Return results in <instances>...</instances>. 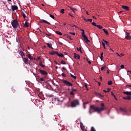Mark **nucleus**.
<instances>
[{"label":"nucleus","mask_w":131,"mask_h":131,"mask_svg":"<svg viewBox=\"0 0 131 131\" xmlns=\"http://www.w3.org/2000/svg\"><path fill=\"white\" fill-rule=\"evenodd\" d=\"M100 105L101 106V107H100V108H99V107H96L94 105H91L90 109L89 110V114H90V115L92 114V110L94 111V112H97L98 114L101 113V112L102 111H103L105 108V107H104V105L103 103H101V104H100Z\"/></svg>","instance_id":"obj_1"},{"label":"nucleus","mask_w":131,"mask_h":131,"mask_svg":"<svg viewBox=\"0 0 131 131\" xmlns=\"http://www.w3.org/2000/svg\"><path fill=\"white\" fill-rule=\"evenodd\" d=\"M72 108H75L80 105L79 100L77 99H74L71 103Z\"/></svg>","instance_id":"obj_2"},{"label":"nucleus","mask_w":131,"mask_h":131,"mask_svg":"<svg viewBox=\"0 0 131 131\" xmlns=\"http://www.w3.org/2000/svg\"><path fill=\"white\" fill-rule=\"evenodd\" d=\"M11 25L13 27L14 29H17L18 28V27L19 26V23L18 21V20L15 19L12 20L11 23Z\"/></svg>","instance_id":"obj_3"},{"label":"nucleus","mask_w":131,"mask_h":131,"mask_svg":"<svg viewBox=\"0 0 131 131\" xmlns=\"http://www.w3.org/2000/svg\"><path fill=\"white\" fill-rule=\"evenodd\" d=\"M81 31H82L81 33V35H82V37L83 38V40H84L85 42H90V40L88 39V37L86 36V35L84 34V30H81Z\"/></svg>","instance_id":"obj_4"},{"label":"nucleus","mask_w":131,"mask_h":131,"mask_svg":"<svg viewBox=\"0 0 131 131\" xmlns=\"http://www.w3.org/2000/svg\"><path fill=\"white\" fill-rule=\"evenodd\" d=\"M62 82H63V83H64V84H66L67 86H73V84L71 83V82H69V81H67V80H66L63 79V80H62Z\"/></svg>","instance_id":"obj_5"},{"label":"nucleus","mask_w":131,"mask_h":131,"mask_svg":"<svg viewBox=\"0 0 131 131\" xmlns=\"http://www.w3.org/2000/svg\"><path fill=\"white\" fill-rule=\"evenodd\" d=\"M39 71L40 73L41 74V75H44V77H47L48 75V73L45 70H41V69H39Z\"/></svg>","instance_id":"obj_6"},{"label":"nucleus","mask_w":131,"mask_h":131,"mask_svg":"<svg viewBox=\"0 0 131 131\" xmlns=\"http://www.w3.org/2000/svg\"><path fill=\"white\" fill-rule=\"evenodd\" d=\"M126 37H125V38H126V39H127V40L131 39V36L129 35V32H126Z\"/></svg>","instance_id":"obj_7"},{"label":"nucleus","mask_w":131,"mask_h":131,"mask_svg":"<svg viewBox=\"0 0 131 131\" xmlns=\"http://www.w3.org/2000/svg\"><path fill=\"white\" fill-rule=\"evenodd\" d=\"M11 9L13 10V11H14L16 10H18V7L16 5H12Z\"/></svg>","instance_id":"obj_8"},{"label":"nucleus","mask_w":131,"mask_h":131,"mask_svg":"<svg viewBox=\"0 0 131 131\" xmlns=\"http://www.w3.org/2000/svg\"><path fill=\"white\" fill-rule=\"evenodd\" d=\"M74 58H75V59L79 60L80 59V56L79 55H78L76 53H74Z\"/></svg>","instance_id":"obj_9"},{"label":"nucleus","mask_w":131,"mask_h":131,"mask_svg":"<svg viewBox=\"0 0 131 131\" xmlns=\"http://www.w3.org/2000/svg\"><path fill=\"white\" fill-rule=\"evenodd\" d=\"M40 23H45V24H47V25H51V24L50 22L47 21L45 20V19H41L40 21Z\"/></svg>","instance_id":"obj_10"},{"label":"nucleus","mask_w":131,"mask_h":131,"mask_svg":"<svg viewBox=\"0 0 131 131\" xmlns=\"http://www.w3.org/2000/svg\"><path fill=\"white\" fill-rule=\"evenodd\" d=\"M58 52L55 51H52L51 52H49V54L52 55H57V54H58Z\"/></svg>","instance_id":"obj_11"},{"label":"nucleus","mask_w":131,"mask_h":131,"mask_svg":"<svg viewBox=\"0 0 131 131\" xmlns=\"http://www.w3.org/2000/svg\"><path fill=\"white\" fill-rule=\"evenodd\" d=\"M123 99L128 100V101H129L130 100H131V96H128L126 97H123Z\"/></svg>","instance_id":"obj_12"},{"label":"nucleus","mask_w":131,"mask_h":131,"mask_svg":"<svg viewBox=\"0 0 131 131\" xmlns=\"http://www.w3.org/2000/svg\"><path fill=\"white\" fill-rule=\"evenodd\" d=\"M124 95H126L128 96H131V92H124V93H123Z\"/></svg>","instance_id":"obj_13"},{"label":"nucleus","mask_w":131,"mask_h":131,"mask_svg":"<svg viewBox=\"0 0 131 131\" xmlns=\"http://www.w3.org/2000/svg\"><path fill=\"white\" fill-rule=\"evenodd\" d=\"M29 27V23L28 21H25L24 24V28H27Z\"/></svg>","instance_id":"obj_14"},{"label":"nucleus","mask_w":131,"mask_h":131,"mask_svg":"<svg viewBox=\"0 0 131 131\" xmlns=\"http://www.w3.org/2000/svg\"><path fill=\"white\" fill-rule=\"evenodd\" d=\"M122 9L126 10V11H129V7L126 6H123Z\"/></svg>","instance_id":"obj_15"},{"label":"nucleus","mask_w":131,"mask_h":131,"mask_svg":"<svg viewBox=\"0 0 131 131\" xmlns=\"http://www.w3.org/2000/svg\"><path fill=\"white\" fill-rule=\"evenodd\" d=\"M22 58L23 59V62H24L25 64H27V62L28 61V59L26 58V57H23Z\"/></svg>","instance_id":"obj_16"},{"label":"nucleus","mask_w":131,"mask_h":131,"mask_svg":"<svg viewBox=\"0 0 131 131\" xmlns=\"http://www.w3.org/2000/svg\"><path fill=\"white\" fill-rule=\"evenodd\" d=\"M119 110H120V111L124 112L125 113H127V111H126L125 108H122V107H120V108H119Z\"/></svg>","instance_id":"obj_17"},{"label":"nucleus","mask_w":131,"mask_h":131,"mask_svg":"<svg viewBox=\"0 0 131 131\" xmlns=\"http://www.w3.org/2000/svg\"><path fill=\"white\" fill-rule=\"evenodd\" d=\"M70 8V9L74 13H75V12L77 11V9L76 8H73L71 7H69Z\"/></svg>","instance_id":"obj_18"},{"label":"nucleus","mask_w":131,"mask_h":131,"mask_svg":"<svg viewBox=\"0 0 131 131\" xmlns=\"http://www.w3.org/2000/svg\"><path fill=\"white\" fill-rule=\"evenodd\" d=\"M102 31H103L104 33H105L106 35H107V36L109 35L108 32H107V31L106 30H105V29H102Z\"/></svg>","instance_id":"obj_19"},{"label":"nucleus","mask_w":131,"mask_h":131,"mask_svg":"<svg viewBox=\"0 0 131 131\" xmlns=\"http://www.w3.org/2000/svg\"><path fill=\"white\" fill-rule=\"evenodd\" d=\"M46 76H43V77L42 78H39V81H45L46 80Z\"/></svg>","instance_id":"obj_20"},{"label":"nucleus","mask_w":131,"mask_h":131,"mask_svg":"<svg viewBox=\"0 0 131 131\" xmlns=\"http://www.w3.org/2000/svg\"><path fill=\"white\" fill-rule=\"evenodd\" d=\"M97 96L98 97H99L100 99H103L104 96L102 95H101L100 93H97Z\"/></svg>","instance_id":"obj_21"},{"label":"nucleus","mask_w":131,"mask_h":131,"mask_svg":"<svg viewBox=\"0 0 131 131\" xmlns=\"http://www.w3.org/2000/svg\"><path fill=\"white\" fill-rule=\"evenodd\" d=\"M55 34H57L58 35H62V33L59 32V31H55Z\"/></svg>","instance_id":"obj_22"},{"label":"nucleus","mask_w":131,"mask_h":131,"mask_svg":"<svg viewBox=\"0 0 131 131\" xmlns=\"http://www.w3.org/2000/svg\"><path fill=\"white\" fill-rule=\"evenodd\" d=\"M58 56V57H63L64 55L63 54V53H58V54H56Z\"/></svg>","instance_id":"obj_23"},{"label":"nucleus","mask_w":131,"mask_h":131,"mask_svg":"<svg viewBox=\"0 0 131 131\" xmlns=\"http://www.w3.org/2000/svg\"><path fill=\"white\" fill-rule=\"evenodd\" d=\"M111 95L114 97V98H115V99H116V100L118 101V99L116 98V96H115V95H114V93H113V92H111Z\"/></svg>","instance_id":"obj_24"},{"label":"nucleus","mask_w":131,"mask_h":131,"mask_svg":"<svg viewBox=\"0 0 131 131\" xmlns=\"http://www.w3.org/2000/svg\"><path fill=\"white\" fill-rule=\"evenodd\" d=\"M70 76H71L72 78H74V79H76L77 77H76V76L73 75L72 74H71V73H70Z\"/></svg>","instance_id":"obj_25"},{"label":"nucleus","mask_w":131,"mask_h":131,"mask_svg":"<svg viewBox=\"0 0 131 131\" xmlns=\"http://www.w3.org/2000/svg\"><path fill=\"white\" fill-rule=\"evenodd\" d=\"M21 16H23V18H24V19H26V14L24 12H21Z\"/></svg>","instance_id":"obj_26"},{"label":"nucleus","mask_w":131,"mask_h":131,"mask_svg":"<svg viewBox=\"0 0 131 131\" xmlns=\"http://www.w3.org/2000/svg\"><path fill=\"white\" fill-rule=\"evenodd\" d=\"M102 41H103L105 43V45L107 46H109V45L110 44V42H108L107 41L105 40L104 39L102 40Z\"/></svg>","instance_id":"obj_27"},{"label":"nucleus","mask_w":131,"mask_h":131,"mask_svg":"<svg viewBox=\"0 0 131 131\" xmlns=\"http://www.w3.org/2000/svg\"><path fill=\"white\" fill-rule=\"evenodd\" d=\"M39 65L40 66V67H42L43 68H45L46 67V66L42 64V63H41V62H40L39 63Z\"/></svg>","instance_id":"obj_28"},{"label":"nucleus","mask_w":131,"mask_h":131,"mask_svg":"<svg viewBox=\"0 0 131 131\" xmlns=\"http://www.w3.org/2000/svg\"><path fill=\"white\" fill-rule=\"evenodd\" d=\"M107 91H106L105 90L102 91L104 93H108L109 92L111 91V89L107 88Z\"/></svg>","instance_id":"obj_29"},{"label":"nucleus","mask_w":131,"mask_h":131,"mask_svg":"<svg viewBox=\"0 0 131 131\" xmlns=\"http://www.w3.org/2000/svg\"><path fill=\"white\" fill-rule=\"evenodd\" d=\"M45 34L46 35H47L48 37H51L52 36V34L50 33H46Z\"/></svg>","instance_id":"obj_30"},{"label":"nucleus","mask_w":131,"mask_h":131,"mask_svg":"<svg viewBox=\"0 0 131 131\" xmlns=\"http://www.w3.org/2000/svg\"><path fill=\"white\" fill-rule=\"evenodd\" d=\"M103 53L101 52V54H100V60H103Z\"/></svg>","instance_id":"obj_31"},{"label":"nucleus","mask_w":131,"mask_h":131,"mask_svg":"<svg viewBox=\"0 0 131 131\" xmlns=\"http://www.w3.org/2000/svg\"><path fill=\"white\" fill-rule=\"evenodd\" d=\"M71 90H72V92H77V89H73V88H71Z\"/></svg>","instance_id":"obj_32"},{"label":"nucleus","mask_w":131,"mask_h":131,"mask_svg":"<svg viewBox=\"0 0 131 131\" xmlns=\"http://www.w3.org/2000/svg\"><path fill=\"white\" fill-rule=\"evenodd\" d=\"M96 27H98V28L100 29H103V26L100 25H97L96 26Z\"/></svg>","instance_id":"obj_33"},{"label":"nucleus","mask_w":131,"mask_h":131,"mask_svg":"<svg viewBox=\"0 0 131 131\" xmlns=\"http://www.w3.org/2000/svg\"><path fill=\"white\" fill-rule=\"evenodd\" d=\"M113 84V82L111 80L108 81V85H112Z\"/></svg>","instance_id":"obj_34"},{"label":"nucleus","mask_w":131,"mask_h":131,"mask_svg":"<svg viewBox=\"0 0 131 131\" xmlns=\"http://www.w3.org/2000/svg\"><path fill=\"white\" fill-rule=\"evenodd\" d=\"M60 64H66V62L64 60H61V62H60Z\"/></svg>","instance_id":"obj_35"},{"label":"nucleus","mask_w":131,"mask_h":131,"mask_svg":"<svg viewBox=\"0 0 131 131\" xmlns=\"http://www.w3.org/2000/svg\"><path fill=\"white\" fill-rule=\"evenodd\" d=\"M21 56V58H24L26 56V53L20 54Z\"/></svg>","instance_id":"obj_36"},{"label":"nucleus","mask_w":131,"mask_h":131,"mask_svg":"<svg viewBox=\"0 0 131 131\" xmlns=\"http://www.w3.org/2000/svg\"><path fill=\"white\" fill-rule=\"evenodd\" d=\"M65 12V9H62L60 10V13L63 14Z\"/></svg>","instance_id":"obj_37"},{"label":"nucleus","mask_w":131,"mask_h":131,"mask_svg":"<svg viewBox=\"0 0 131 131\" xmlns=\"http://www.w3.org/2000/svg\"><path fill=\"white\" fill-rule=\"evenodd\" d=\"M105 68H106V66H104L103 67H101V71H103Z\"/></svg>","instance_id":"obj_38"},{"label":"nucleus","mask_w":131,"mask_h":131,"mask_svg":"<svg viewBox=\"0 0 131 131\" xmlns=\"http://www.w3.org/2000/svg\"><path fill=\"white\" fill-rule=\"evenodd\" d=\"M47 45L49 48H52V44H49V43H47Z\"/></svg>","instance_id":"obj_39"},{"label":"nucleus","mask_w":131,"mask_h":131,"mask_svg":"<svg viewBox=\"0 0 131 131\" xmlns=\"http://www.w3.org/2000/svg\"><path fill=\"white\" fill-rule=\"evenodd\" d=\"M102 47H103L104 49H106L105 45L104 42H102Z\"/></svg>","instance_id":"obj_40"},{"label":"nucleus","mask_w":131,"mask_h":131,"mask_svg":"<svg viewBox=\"0 0 131 131\" xmlns=\"http://www.w3.org/2000/svg\"><path fill=\"white\" fill-rule=\"evenodd\" d=\"M28 57L29 59H30V60H32V56H31V55L28 54Z\"/></svg>","instance_id":"obj_41"},{"label":"nucleus","mask_w":131,"mask_h":131,"mask_svg":"<svg viewBox=\"0 0 131 131\" xmlns=\"http://www.w3.org/2000/svg\"><path fill=\"white\" fill-rule=\"evenodd\" d=\"M49 16H50L51 18H52V19H55V17L52 14H50Z\"/></svg>","instance_id":"obj_42"},{"label":"nucleus","mask_w":131,"mask_h":131,"mask_svg":"<svg viewBox=\"0 0 131 131\" xmlns=\"http://www.w3.org/2000/svg\"><path fill=\"white\" fill-rule=\"evenodd\" d=\"M91 25H92L93 26H95V27H96V26H98L95 23H94V22H93V23L91 24Z\"/></svg>","instance_id":"obj_43"},{"label":"nucleus","mask_w":131,"mask_h":131,"mask_svg":"<svg viewBox=\"0 0 131 131\" xmlns=\"http://www.w3.org/2000/svg\"><path fill=\"white\" fill-rule=\"evenodd\" d=\"M90 22V23L92 22V19H88L86 20V22Z\"/></svg>","instance_id":"obj_44"},{"label":"nucleus","mask_w":131,"mask_h":131,"mask_svg":"<svg viewBox=\"0 0 131 131\" xmlns=\"http://www.w3.org/2000/svg\"><path fill=\"white\" fill-rule=\"evenodd\" d=\"M77 50L78 51H81V47H80L79 48H77Z\"/></svg>","instance_id":"obj_45"},{"label":"nucleus","mask_w":131,"mask_h":131,"mask_svg":"<svg viewBox=\"0 0 131 131\" xmlns=\"http://www.w3.org/2000/svg\"><path fill=\"white\" fill-rule=\"evenodd\" d=\"M68 15L69 16H71L72 18H74V16L73 15H72L71 13H69Z\"/></svg>","instance_id":"obj_46"},{"label":"nucleus","mask_w":131,"mask_h":131,"mask_svg":"<svg viewBox=\"0 0 131 131\" xmlns=\"http://www.w3.org/2000/svg\"><path fill=\"white\" fill-rule=\"evenodd\" d=\"M70 95L75 96L74 92H70Z\"/></svg>","instance_id":"obj_47"},{"label":"nucleus","mask_w":131,"mask_h":131,"mask_svg":"<svg viewBox=\"0 0 131 131\" xmlns=\"http://www.w3.org/2000/svg\"><path fill=\"white\" fill-rule=\"evenodd\" d=\"M91 131H96L94 127H91Z\"/></svg>","instance_id":"obj_48"},{"label":"nucleus","mask_w":131,"mask_h":131,"mask_svg":"<svg viewBox=\"0 0 131 131\" xmlns=\"http://www.w3.org/2000/svg\"><path fill=\"white\" fill-rule=\"evenodd\" d=\"M57 101H58L59 102H61V103L63 102V100H60V99L58 98L57 99Z\"/></svg>","instance_id":"obj_49"},{"label":"nucleus","mask_w":131,"mask_h":131,"mask_svg":"<svg viewBox=\"0 0 131 131\" xmlns=\"http://www.w3.org/2000/svg\"><path fill=\"white\" fill-rule=\"evenodd\" d=\"M25 54L23 51H19V54Z\"/></svg>","instance_id":"obj_50"},{"label":"nucleus","mask_w":131,"mask_h":131,"mask_svg":"<svg viewBox=\"0 0 131 131\" xmlns=\"http://www.w3.org/2000/svg\"><path fill=\"white\" fill-rule=\"evenodd\" d=\"M61 75H62V77H66V74H64V73H62V74H61Z\"/></svg>","instance_id":"obj_51"},{"label":"nucleus","mask_w":131,"mask_h":131,"mask_svg":"<svg viewBox=\"0 0 131 131\" xmlns=\"http://www.w3.org/2000/svg\"><path fill=\"white\" fill-rule=\"evenodd\" d=\"M70 34H72L73 35H75V33H72L71 32H70Z\"/></svg>","instance_id":"obj_52"},{"label":"nucleus","mask_w":131,"mask_h":131,"mask_svg":"<svg viewBox=\"0 0 131 131\" xmlns=\"http://www.w3.org/2000/svg\"><path fill=\"white\" fill-rule=\"evenodd\" d=\"M121 68L123 69L124 68V66L123 64H122L120 66Z\"/></svg>","instance_id":"obj_53"},{"label":"nucleus","mask_w":131,"mask_h":131,"mask_svg":"<svg viewBox=\"0 0 131 131\" xmlns=\"http://www.w3.org/2000/svg\"><path fill=\"white\" fill-rule=\"evenodd\" d=\"M58 43H59V45H60L61 46H63V43L60 42H58Z\"/></svg>","instance_id":"obj_54"},{"label":"nucleus","mask_w":131,"mask_h":131,"mask_svg":"<svg viewBox=\"0 0 131 131\" xmlns=\"http://www.w3.org/2000/svg\"><path fill=\"white\" fill-rule=\"evenodd\" d=\"M118 56H120V57H122V56H124V54H122V53H121V54H120V55H118Z\"/></svg>","instance_id":"obj_55"},{"label":"nucleus","mask_w":131,"mask_h":131,"mask_svg":"<svg viewBox=\"0 0 131 131\" xmlns=\"http://www.w3.org/2000/svg\"><path fill=\"white\" fill-rule=\"evenodd\" d=\"M62 69L64 71H66L67 70L66 68L64 67L62 68Z\"/></svg>","instance_id":"obj_56"},{"label":"nucleus","mask_w":131,"mask_h":131,"mask_svg":"<svg viewBox=\"0 0 131 131\" xmlns=\"http://www.w3.org/2000/svg\"><path fill=\"white\" fill-rule=\"evenodd\" d=\"M84 87L86 88V89H88V85L86 83H85Z\"/></svg>","instance_id":"obj_57"},{"label":"nucleus","mask_w":131,"mask_h":131,"mask_svg":"<svg viewBox=\"0 0 131 131\" xmlns=\"http://www.w3.org/2000/svg\"><path fill=\"white\" fill-rule=\"evenodd\" d=\"M86 104H88V103H86V102L83 103V105H85Z\"/></svg>","instance_id":"obj_58"},{"label":"nucleus","mask_w":131,"mask_h":131,"mask_svg":"<svg viewBox=\"0 0 131 131\" xmlns=\"http://www.w3.org/2000/svg\"><path fill=\"white\" fill-rule=\"evenodd\" d=\"M82 18L83 20H84V21H86L88 19H86L85 17H82Z\"/></svg>","instance_id":"obj_59"},{"label":"nucleus","mask_w":131,"mask_h":131,"mask_svg":"<svg viewBox=\"0 0 131 131\" xmlns=\"http://www.w3.org/2000/svg\"><path fill=\"white\" fill-rule=\"evenodd\" d=\"M92 18H94V19H96V17L95 16H92Z\"/></svg>","instance_id":"obj_60"},{"label":"nucleus","mask_w":131,"mask_h":131,"mask_svg":"<svg viewBox=\"0 0 131 131\" xmlns=\"http://www.w3.org/2000/svg\"><path fill=\"white\" fill-rule=\"evenodd\" d=\"M68 38H70V40H73V38H71V37H68Z\"/></svg>","instance_id":"obj_61"},{"label":"nucleus","mask_w":131,"mask_h":131,"mask_svg":"<svg viewBox=\"0 0 131 131\" xmlns=\"http://www.w3.org/2000/svg\"><path fill=\"white\" fill-rule=\"evenodd\" d=\"M100 80H103V78H102V77H100Z\"/></svg>","instance_id":"obj_62"},{"label":"nucleus","mask_w":131,"mask_h":131,"mask_svg":"<svg viewBox=\"0 0 131 131\" xmlns=\"http://www.w3.org/2000/svg\"><path fill=\"white\" fill-rule=\"evenodd\" d=\"M88 63H89V64H91L92 63V62L90 61H89Z\"/></svg>","instance_id":"obj_63"},{"label":"nucleus","mask_w":131,"mask_h":131,"mask_svg":"<svg viewBox=\"0 0 131 131\" xmlns=\"http://www.w3.org/2000/svg\"><path fill=\"white\" fill-rule=\"evenodd\" d=\"M86 15H89L88 11H86Z\"/></svg>","instance_id":"obj_64"}]
</instances>
